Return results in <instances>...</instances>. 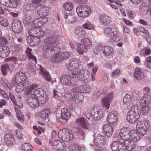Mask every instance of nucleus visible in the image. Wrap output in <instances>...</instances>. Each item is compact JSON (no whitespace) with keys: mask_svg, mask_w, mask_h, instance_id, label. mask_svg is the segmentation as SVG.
Instances as JSON below:
<instances>
[{"mask_svg":"<svg viewBox=\"0 0 151 151\" xmlns=\"http://www.w3.org/2000/svg\"><path fill=\"white\" fill-rule=\"evenodd\" d=\"M123 105L126 109H130L132 106V98L130 95L127 94L124 97Z\"/></svg>","mask_w":151,"mask_h":151,"instance_id":"obj_22","label":"nucleus"},{"mask_svg":"<svg viewBox=\"0 0 151 151\" xmlns=\"http://www.w3.org/2000/svg\"><path fill=\"white\" fill-rule=\"evenodd\" d=\"M32 37L33 39V41L34 46L35 45H37L40 42V38L35 36L34 35H32Z\"/></svg>","mask_w":151,"mask_h":151,"instance_id":"obj_55","label":"nucleus"},{"mask_svg":"<svg viewBox=\"0 0 151 151\" xmlns=\"http://www.w3.org/2000/svg\"><path fill=\"white\" fill-rule=\"evenodd\" d=\"M78 145L73 142L71 143L69 145V149L72 151H77V148Z\"/></svg>","mask_w":151,"mask_h":151,"instance_id":"obj_53","label":"nucleus"},{"mask_svg":"<svg viewBox=\"0 0 151 151\" xmlns=\"http://www.w3.org/2000/svg\"><path fill=\"white\" fill-rule=\"evenodd\" d=\"M123 143V141L116 140L112 142L111 147L113 151H124L125 147Z\"/></svg>","mask_w":151,"mask_h":151,"instance_id":"obj_14","label":"nucleus"},{"mask_svg":"<svg viewBox=\"0 0 151 151\" xmlns=\"http://www.w3.org/2000/svg\"><path fill=\"white\" fill-rule=\"evenodd\" d=\"M74 72H71L68 74H64L62 75L60 77V81L62 83L65 85H70L72 86L75 84V81L73 80V76Z\"/></svg>","mask_w":151,"mask_h":151,"instance_id":"obj_6","label":"nucleus"},{"mask_svg":"<svg viewBox=\"0 0 151 151\" xmlns=\"http://www.w3.org/2000/svg\"><path fill=\"white\" fill-rule=\"evenodd\" d=\"M39 18H35L33 21V23L35 27H40L42 26L39 25L41 24V22H40V20H39Z\"/></svg>","mask_w":151,"mask_h":151,"instance_id":"obj_59","label":"nucleus"},{"mask_svg":"<svg viewBox=\"0 0 151 151\" xmlns=\"http://www.w3.org/2000/svg\"><path fill=\"white\" fill-rule=\"evenodd\" d=\"M50 111L49 109H44L41 111V117L44 120H46L48 118Z\"/></svg>","mask_w":151,"mask_h":151,"instance_id":"obj_34","label":"nucleus"},{"mask_svg":"<svg viewBox=\"0 0 151 151\" xmlns=\"http://www.w3.org/2000/svg\"><path fill=\"white\" fill-rule=\"evenodd\" d=\"M29 34L34 35L39 38L45 35L44 31L40 28L34 27L29 30Z\"/></svg>","mask_w":151,"mask_h":151,"instance_id":"obj_21","label":"nucleus"},{"mask_svg":"<svg viewBox=\"0 0 151 151\" xmlns=\"http://www.w3.org/2000/svg\"><path fill=\"white\" fill-rule=\"evenodd\" d=\"M73 88L71 89V92L70 93H68L66 94L65 95V97L66 99L68 100H70L72 99L73 100L75 95L76 93V92H73L72 91Z\"/></svg>","mask_w":151,"mask_h":151,"instance_id":"obj_42","label":"nucleus"},{"mask_svg":"<svg viewBox=\"0 0 151 151\" xmlns=\"http://www.w3.org/2000/svg\"><path fill=\"white\" fill-rule=\"evenodd\" d=\"M24 83H20L18 84L16 87L15 91L17 92H21L24 89Z\"/></svg>","mask_w":151,"mask_h":151,"instance_id":"obj_51","label":"nucleus"},{"mask_svg":"<svg viewBox=\"0 0 151 151\" xmlns=\"http://www.w3.org/2000/svg\"><path fill=\"white\" fill-rule=\"evenodd\" d=\"M39 20H40V22H41V24H40L39 25L42 26L47 22L48 21V19L47 18L45 17H41L39 18Z\"/></svg>","mask_w":151,"mask_h":151,"instance_id":"obj_60","label":"nucleus"},{"mask_svg":"<svg viewBox=\"0 0 151 151\" xmlns=\"http://www.w3.org/2000/svg\"><path fill=\"white\" fill-rule=\"evenodd\" d=\"M37 14L40 17H46L48 15V8L43 6H39L37 10Z\"/></svg>","mask_w":151,"mask_h":151,"instance_id":"obj_25","label":"nucleus"},{"mask_svg":"<svg viewBox=\"0 0 151 151\" xmlns=\"http://www.w3.org/2000/svg\"><path fill=\"white\" fill-rule=\"evenodd\" d=\"M75 32L77 36L79 38H82L85 35V31L83 28L81 27H76L75 30Z\"/></svg>","mask_w":151,"mask_h":151,"instance_id":"obj_32","label":"nucleus"},{"mask_svg":"<svg viewBox=\"0 0 151 151\" xmlns=\"http://www.w3.org/2000/svg\"><path fill=\"white\" fill-rule=\"evenodd\" d=\"M61 116L57 118V121L60 124H65L68 122L71 115L69 110L65 108L61 109Z\"/></svg>","mask_w":151,"mask_h":151,"instance_id":"obj_10","label":"nucleus"},{"mask_svg":"<svg viewBox=\"0 0 151 151\" xmlns=\"http://www.w3.org/2000/svg\"><path fill=\"white\" fill-rule=\"evenodd\" d=\"M139 135L141 136H144L146 135V131L147 129H146L145 128L139 129H136Z\"/></svg>","mask_w":151,"mask_h":151,"instance_id":"obj_54","label":"nucleus"},{"mask_svg":"<svg viewBox=\"0 0 151 151\" xmlns=\"http://www.w3.org/2000/svg\"><path fill=\"white\" fill-rule=\"evenodd\" d=\"M32 145L28 143H25L22 145V151H32Z\"/></svg>","mask_w":151,"mask_h":151,"instance_id":"obj_41","label":"nucleus"},{"mask_svg":"<svg viewBox=\"0 0 151 151\" xmlns=\"http://www.w3.org/2000/svg\"><path fill=\"white\" fill-rule=\"evenodd\" d=\"M81 63V61L79 59L73 58L68 65V66L69 67L68 69L70 70L78 69L80 67Z\"/></svg>","mask_w":151,"mask_h":151,"instance_id":"obj_16","label":"nucleus"},{"mask_svg":"<svg viewBox=\"0 0 151 151\" xmlns=\"http://www.w3.org/2000/svg\"><path fill=\"white\" fill-rule=\"evenodd\" d=\"M117 113L114 111H112L108 114L107 120L109 123L114 126L116 124V121L118 119Z\"/></svg>","mask_w":151,"mask_h":151,"instance_id":"obj_15","label":"nucleus"},{"mask_svg":"<svg viewBox=\"0 0 151 151\" xmlns=\"http://www.w3.org/2000/svg\"><path fill=\"white\" fill-rule=\"evenodd\" d=\"M7 62L11 61L14 62V64L17 63V62L18 60L17 59L14 57H11L6 59Z\"/></svg>","mask_w":151,"mask_h":151,"instance_id":"obj_63","label":"nucleus"},{"mask_svg":"<svg viewBox=\"0 0 151 151\" xmlns=\"http://www.w3.org/2000/svg\"><path fill=\"white\" fill-rule=\"evenodd\" d=\"M10 52L9 48L4 46H0V57L4 58H6Z\"/></svg>","mask_w":151,"mask_h":151,"instance_id":"obj_28","label":"nucleus"},{"mask_svg":"<svg viewBox=\"0 0 151 151\" xmlns=\"http://www.w3.org/2000/svg\"><path fill=\"white\" fill-rule=\"evenodd\" d=\"M66 146V145L65 142L63 140H60L57 150H59L60 151V150H64L65 149Z\"/></svg>","mask_w":151,"mask_h":151,"instance_id":"obj_52","label":"nucleus"},{"mask_svg":"<svg viewBox=\"0 0 151 151\" xmlns=\"http://www.w3.org/2000/svg\"><path fill=\"white\" fill-rule=\"evenodd\" d=\"M32 50L29 47L27 48L25 53L27 55L28 59L29 60H32L35 63H37V60L35 56H34L32 54Z\"/></svg>","mask_w":151,"mask_h":151,"instance_id":"obj_31","label":"nucleus"},{"mask_svg":"<svg viewBox=\"0 0 151 151\" xmlns=\"http://www.w3.org/2000/svg\"><path fill=\"white\" fill-rule=\"evenodd\" d=\"M29 35L27 38V42L31 46H33L34 44L33 43V39L32 37V35L29 34Z\"/></svg>","mask_w":151,"mask_h":151,"instance_id":"obj_56","label":"nucleus"},{"mask_svg":"<svg viewBox=\"0 0 151 151\" xmlns=\"http://www.w3.org/2000/svg\"><path fill=\"white\" fill-rule=\"evenodd\" d=\"M58 136L63 140L68 141L74 138L72 132L70 130L64 129L60 131L58 133Z\"/></svg>","mask_w":151,"mask_h":151,"instance_id":"obj_8","label":"nucleus"},{"mask_svg":"<svg viewBox=\"0 0 151 151\" xmlns=\"http://www.w3.org/2000/svg\"><path fill=\"white\" fill-rule=\"evenodd\" d=\"M60 37V35L55 34L48 36L44 39L42 48L43 57L48 58L52 54L60 51V48L58 45L59 44L58 41Z\"/></svg>","mask_w":151,"mask_h":151,"instance_id":"obj_2","label":"nucleus"},{"mask_svg":"<svg viewBox=\"0 0 151 151\" xmlns=\"http://www.w3.org/2000/svg\"><path fill=\"white\" fill-rule=\"evenodd\" d=\"M37 85L34 84L27 87L25 93L27 96L26 102L30 107L36 108L40 104L45 103L47 100L46 92L42 89L38 88L35 89Z\"/></svg>","mask_w":151,"mask_h":151,"instance_id":"obj_1","label":"nucleus"},{"mask_svg":"<svg viewBox=\"0 0 151 151\" xmlns=\"http://www.w3.org/2000/svg\"><path fill=\"white\" fill-rule=\"evenodd\" d=\"M150 126L149 121L147 119H144L137 123L136 128V129H139L145 128L146 129H148Z\"/></svg>","mask_w":151,"mask_h":151,"instance_id":"obj_24","label":"nucleus"},{"mask_svg":"<svg viewBox=\"0 0 151 151\" xmlns=\"http://www.w3.org/2000/svg\"><path fill=\"white\" fill-rule=\"evenodd\" d=\"M151 99L147 96L145 95L140 101V105L141 107V112L143 115L148 114L150 109L149 105Z\"/></svg>","mask_w":151,"mask_h":151,"instance_id":"obj_3","label":"nucleus"},{"mask_svg":"<svg viewBox=\"0 0 151 151\" xmlns=\"http://www.w3.org/2000/svg\"><path fill=\"white\" fill-rule=\"evenodd\" d=\"M76 11L79 16L84 18L88 16L89 14L91 13V11L89 6L85 5L77 6Z\"/></svg>","mask_w":151,"mask_h":151,"instance_id":"obj_7","label":"nucleus"},{"mask_svg":"<svg viewBox=\"0 0 151 151\" xmlns=\"http://www.w3.org/2000/svg\"><path fill=\"white\" fill-rule=\"evenodd\" d=\"M81 44L87 49L91 47L92 45L91 41L88 38H85L82 39L81 41Z\"/></svg>","mask_w":151,"mask_h":151,"instance_id":"obj_37","label":"nucleus"},{"mask_svg":"<svg viewBox=\"0 0 151 151\" xmlns=\"http://www.w3.org/2000/svg\"><path fill=\"white\" fill-rule=\"evenodd\" d=\"M27 79L25 74L24 73L18 72L15 75L14 80L11 81V83L14 85L15 84L24 83L26 82Z\"/></svg>","mask_w":151,"mask_h":151,"instance_id":"obj_13","label":"nucleus"},{"mask_svg":"<svg viewBox=\"0 0 151 151\" xmlns=\"http://www.w3.org/2000/svg\"><path fill=\"white\" fill-rule=\"evenodd\" d=\"M82 26L84 28L87 29L91 30L94 28L93 24L90 22L86 23L83 24Z\"/></svg>","mask_w":151,"mask_h":151,"instance_id":"obj_46","label":"nucleus"},{"mask_svg":"<svg viewBox=\"0 0 151 151\" xmlns=\"http://www.w3.org/2000/svg\"><path fill=\"white\" fill-rule=\"evenodd\" d=\"M60 141V140H55L54 141L52 144V147L58 150Z\"/></svg>","mask_w":151,"mask_h":151,"instance_id":"obj_57","label":"nucleus"},{"mask_svg":"<svg viewBox=\"0 0 151 151\" xmlns=\"http://www.w3.org/2000/svg\"><path fill=\"white\" fill-rule=\"evenodd\" d=\"M31 22V18L28 15H25L23 18V22L24 24H28Z\"/></svg>","mask_w":151,"mask_h":151,"instance_id":"obj_47","label":"nucleus"},{"mask_svg":"<svg viewBox=\"0 0 151 151\" xmlns=\"http://www.w3.org/2000/svg\"><path fill=\"white\" fill-rule=\"evenodd\" d=\"M131 133L128 130L126 127L121 129L119 134L115 133L113 137L114 139L121 141H127L128 140H130Z\"/></svg>","mask_w":151,"mask_h":151,"instance_id":"obj_4","label":"nucleus"},{"mask_svg":"<svg viewBox=\"0 0 151 151\" xmlns=\"http://www.w3.org/2000/svg\"><path fill=\"white\" fill-rule=\"evenodd\" d=\"M127 13L128 16L129 18H134L136 15L135 12L131 10L128 11Z\"/></svg>","mask_w":151,"mask_h":151,"instance_id":"obj_62","label":"nucleus"},{"mask_svg":"<svg viewBox=\"0 0 151 151\" xmlns=\"http://www.w3.org/2000/svg\"><path fill=\"white\" fill-rule=\"evenodd\" d=\"M103 52L105 56H109L113 53V50L111 46H105L104 47Z\"/></svg>","mask_w":151,"mask_h":151,"instance_id":"obj_36","label":"nucleus"},{"mask_svg":"<svg viewBox=\"0 0 151 151\" xmlns=\"http://www.w3.org/2000/svg\"><path fill=\"white\" fill-rule=\"evenodd\" d=\"M110 101L107 99L106 97L103 98L101 101L102 106L106 109H109L110 106Z\"/></svg>","mask_w":151,"mask_h":151,"instance_id":"obj_39","label":"nucleus"},{"mask_svg":"<svg viewBox=\"0 0 151 151\" xmlns=\"http://www.w3.org/2000/svg\"><path fill=\"white\" fill-rule=\"evenodd\" d=\"M123 143L125 147L124 149V151L126 149L129 151H132L136 147L135 142L131 140H128L127 141L125 142H124V141H123Z\"/></svg>","mask_w":151,"mask_h":151,"instance_id":"obj_23","label":"nucleus"},{"mask_svg":"<svg viewBox=\"0 0 151 151\" xmlns=\"http://www.w3.org/2000/svg\"><path fill=\"white\" fill-rule=\"evenodd\" d=\"M22 24L19 20L14 19L12 24V31L15 33L21 32L22 29Z\"/></svg>","mask_w":151,"mask_h":151,"instance_id":"obj_17","label":"nucleus"},{"mask_svg":"<svg viewBox=\"0 0 151 151\" xmlns=\"http://www.w3.org/2000/svg\"><path fill=\"white\" fill-rule=\"evenodd\" d=\"M134 76L137 79L140 80L144 77L143 73L142 72L140 69L138 67H137L135 69L134 74Z\"/></svg>","mask_w":151,"mask_h":151,"instance_id":"obj_33","label":"nucleus"},{"mask_svg":"<svg viewBox=\"0 0 151 151\" xmlns=\"http://www.w3.org/2000/svg\"><path fill=\"white\" fill-rule=\"evenodd\" d=\"M70 55L69 53L67 52H62L56 53L51 58L52 61L56 63H60L65 59L68 58Z\"/></svg>","mask_w":151,"mask_h":151,"instance_id":"obj_9","label":"nucleus"},{"mask_svg":"<svg viewBox=\"0 0 151 151\" xmlns=\"http://www.w3.org/2000/svg\"><path fill=\"white\" fill-rule=\"evenodd\" d=\"M104 32L107 37H110L109 42L113 44L116 40L115 36L117 35V32L115 28L107 27L105 29Z\"/></svg>","mask_w":151,"mask_h":151,"instance_id":"obj_11","label":"nucleus"},{"mask_svg":"<svg viewBox=\"0 0 151 151\" xmlns=\"http://www.w3.org/2000/svg\"><path fill=\"white\" fill-rule=\"evenodd\" d=\"M91 113L93 116V119L99 120L103 116V111L101 109L98 110L96 107H94L91 109Z\"/></svg>","mask_w":151,"mask_h":151,"instance_id":"obj_20","label":"nucleus"},{"mask_svg":"<svg viewBox=\"0 0 151 151\" xmlns=\"http://www.w3.org/2000/svg\"><path fill=\"white\" fill-rule=\"evenodd\" d=\"M9 1V5L11 7L15 8L18 5L20 1L19 0H8Z\"/></svg>","mask_w":151,"mask_h":151,"instance_id":"obj_44","label":"nucleus"},{"mask_svg":"<svg viewBox=\"0 0 151 151\" xmlns=\"http://www.w3.org/2000/svg\"><path fill=\"white\" fill-rule=\"evenodd\" d=\"M83 97L82 94H79L76 93L73 100L76 103L81 105L83 102Z\"/></svg>","mask_w":151,"mask_h":151,"instance_id":"obj_35","label":"nucleus"},{"mask_svg":"<svg viewBox=\"0 0 151 151\" xmlns=\"http://www.w3.org/2000/svg\"><path fill=\"white\" fill-rule=\"evenodd\" d=\"M37 69L40 70L39 73L43 77L46 81L49 82L52 80L51 77L49 73L41 65H37Z\"/></svg>","mask_w":151,"mask_h":151,"instance_id":"obj_18","label":"nucleus"},{"mask_svg":"<svg viewBox=\"0 0 151 151\" xmlns=\"http://www.w3.org/2000/svg\"><path fill=\"white\" fill-rule=\"evenodd\" d=\"M73 75L74 77L78 78L81 81H84L88 78L90 73L87 70L84 69L74 72Z\"/></svg>","mask_w":151,"mask_h":151,"instance_id":"obj_12","label":"nucleus"},{"mask_svg":"<svg viewBox=\"0 0 151 151\" xmlns=\"http://www.w3.org/2000/svg\"><path fill=\"white\" fill-rule=\"evenodd\" d=\"M63 6L65 10L70 11L72 10L73 5L72 3L68 2L64 4Z\"/></svg>","mask_w":151,"mask_h":151,"instance_id":"obj_45","label":"nucleus"},{"mask_svg":"<svg viewBox=\"0 0 151 151\" xmlns=\"http://www.w3.org/2000/svg\"><path fill=\"white\" fill-rule=\"evenodd\" d=\"M0 23L4 27H7L9 24L7 19L3 17H0Z\"/></svg>","mask_w":151,"mask_h":151,"instance_id":"obj_48","label":"nucleus"},{"mask_svg":"<svg viewBox=\"0 0 151 151\" xmlns=\"http://www.w3.org/2000/svg\"><path fill=\"white\" fill-rule=\"evenodd\" d=\"M91 89V86L84 84L73 88L72 91L76 93H86L89 92Z\"/></svg>","mask_w":151,"mask_h":151,"instance_id":"obj_19","label":"nucleus"},{"mask_svg":"<svg viewBox=\"0 0 151 151\" xmlns=\"http://www.w3.org/2000/svg\"><path fill=\"white\" fill-rule=\"evenodd\" d=\"M111 19L109 16L105 14L101 15L100 18V23L102 25L106 26L111 22Z\"/></svg>","mask_w":151,"mask_h":151,"instance_id":"obj_29","label":"nucleus"},{"mask_svg":"<svg viewBox=\"0 0 151 151\" xmlns=\"http://www.w3.org/2000/svg\"><path fill=\"white\" fill-rule=\"evenodd\" d=\"M104 47L101 45H96L95 47V50H94L95 53L97 54L99 52L103 50Z\"/></svg>","mask_w":151,"mask_h":151,"instance_id":"obj_58","label":"nucleus"},{"mask_svg":"<svg viewBox=\"0 0 151 151\" xmlns=\"http://www.w3.org/2000/svg\"><path fill=\"white\" fill-rule=\"evenodd\" d=\"M33 6V5H32V3H29L28 4H26L25 5V9L27 11L29 10H33L35 9L34 7Z\"/></svg>","mask_w":151,"mask_h":151,"instance_id":"obj_64","label":"nucleus"},{"mask_svg":"<svg viewBox=\"0 0 151 151\" xmlns=\"http://www.w3.org/2000/svg\"><path fill=\"white\" fill-rule=\"evenodd\" d=\"M28 66L30 70L32 72L35 71L37 70V68L33 63H29L28 64Z\"/></svg>","mask_w":151,"mask_h":151,"instance_id":"obj_61","label":"nucleus"},{"mask_svg":"<svg viewBox=\"0 0 151 151\" xmlns=\"http://www.w3.org/2000/svg\"><path fill=\"white\" fill-rule=\"evenodd\" d=\"M76 123L84 129H88V122L83 117L78 118L76 119Z\"/></svg>","mask_w":151,"mask_h":151,"instance_id":"obj_26","label":"nucleus"},{"mask_svg":"<svg viewBox=\"0 0 151 151\" xmlns=\"http://www.w3.org/2000/svg\"><path fill=\"white\" fill-rule=\"evenodd\" d=\"M77 50L80 54H82L84 52H86L88 49L84 46L82 44H78Z\"/></svg>","mask_w":151,"mask_h":151,"instance_id":"obj_38","label":"nucleus"},{"mask_svg":"<svg viewBox=\"0 0 151 151\" xmlns=\"http://www.w3.org/2000/svg\"><path fill=\"white\" fill-rule=\"evenodd\" d=\"M102 127L103 129L105 132L113 131V127L109 124L104 125Z\"/></svg>","mask_w":151,"mask_h":151,"instance_id":"obj_49","label":"nucleus"},{"mask_svg":"<svg viewBox=\"0 0 151 151\" xmlns=\"http://www.w3.org/2000/svg\"><path fill=\"white\" fill-rule=\"evenodd\" d=\"M4 141L8 145L12 144L14 142L13 135L9 133H7L4 136Z\"/></svg>","mask_w":151,"mask_h":151,"instance_id":"obj_27","label":"nucleus"},{"mask_svg":"<svg viewBox=\"0 0 151 151\" xmlns=\"http://www.w3.org/2000/svg\"><path fill=\"white\" fill-rule=\"evenodd\" d=\"M94 142L95 143V146H97L99 143H101L103 144L105 143L106 142V140L105 137L100 134H97V136L95 137Z\"/></svg>","mask_w":151,"mask_h":151,"instance_id":"obj_30","label":"nucleus"},{"mask_svg":"<svg viewBox=\"0 0 151 151\" xmlns=\"http://www.w3.org/2000/svg\"><path fill=\"white\" fill-rule=\"evenodd\" d=\"M140 114L138 112L136 106H132L127 113L126 118L127 121L130 123H135L139 118Z\"/></svg>","mask_w":151,"mask_h":151,"instance_id":"obj_5","label":"nucleus"},{"mask_svg":"<svg viewBox=\"0 0 151 151\" xmlns=\"http://www.w3.org/2000/svg\"><path fill=\"white\" fill-rule=\"evenodd\" d=\"M9 70V66L8 65H3L1 68V71L4 76L7 74Z\"/></svg>","mask_w":151,"mask_h":151,"instance_id":"obj_43","label":"nucleus"},{"mask_svg":"<svg viewBox=\"0 0 151 151\" xmlns=\"http://www.w3.org/2000/svg\"><path fill=\"white\" fill-rule=\"evenodd\" d=\"M133 131H131L130 134V140H132L134 141H137L139 140L140 137L138 134L136 132L135 133L133 132V134L132 133Z\"/></svg>","mask_w":151,"mask_h":151,"instance_id":"obj_40","label":"nucleus"},{"mask_svg":"<svg viewBox=\"0 0 151 151\" xmlns=\"http://www.w3.org/2000/svg\"><path fill=\"white\" fill-rule=\"evenodd\" d=\"M42 0H32V4L33 5L35 9L41 5V3Z\"/></svg>","mask_w":151,"mask_h":151,"instance_id":"obj_50","label":"nucleus"}]
</instances>
